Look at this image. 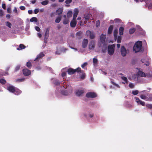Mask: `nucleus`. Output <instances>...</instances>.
<instances>
[{"label": "nucleus", "mask_w": 152, "mask_h": 152, "mask_svg": "<svg viewBox=\"0 0 152 152\" xmlns=\"http://www.w3.org/2000/svg\"><path fill=\"white\" fill-rule=\"evenodd\" d=\"M124 28L122 27H120L119 28V33L120 35H122L123 34Z\"/></svg>", "instance_id": "23"}, {"label": "nucleus", "mask_w": 152, "mask_h": 152, "mask_svg": "<svg viewBox=\"0 0 152 152\" xmlns=\"http://www.w3.org/2000/svg\"><path fill=\"white\" fill-rule=\"evenodd\" d=\"M20 66L19 65H18L16 66L15 69V71H17L19 70L20 69Z\"/></svg>", "instance_id": "46"}, {"label": "nucleus", "mask_w": 152, "mask_h": 152, "mask_svg": "<svg viewBox=\"0 0 152 152\" xmlns=\"http://www.w3.org/2000/svg\"><path fill=\"white\" fill-rule=\"evenodd\" d=\"M129 87L131 88H134V86L133 83H129Z\"/></svg>", "instance_id": "45"}, {"label": "nucleus", "mask_w": 152, "mask_h": 152, "mask_svg": "<svg viewBox=\"0 0 152 152\" xmlns=\"http://www.w3.org/2000/svg\"><path fill=\"white\" fill-rule=\"evenodd\" d=\"M6 25L9 28H11L12 24L10 22L7 21L6 23Z\"/></svg>", "instance_id": "40"}, {"label": "nucleus", "mask_w": 152, "mask_h": 152, "mask_svg": "<svg viewBox=\"0 0 152 152\" xmlns=\"http://www.w3.org/2000/svg\"><path fill=\"white\" fill-rule=\"evenodd\" d=\"M118 33V30L117 29H115L113 32L115 40H116L117 37V34Z\"/></svg>", "instance_id": "19"}, {"label": "nucleus", "mask_w": 152, "mask_h": 152, "mask_svg": "<svg viewBox=\"0 0 152 152\" xmlns=\"http://www.w3.org/2000/svg\"><path fill=\"white\" fill-rule=\"evenodd\" d=\"M21 92V91L19 89L16 88L13 92V94L16 95H19Z\"/></svg>", "instance_id": "15"}, {"label": "nucleus", "mask_w": 152, "mask_h": 152, "mask_svg": "<svg viewBox=\"0 0 152 152\" xmlns=\"http://www.w3.org/2000/svg\"><path fill=\"white\" fill-rule=\"evenodd\" d=\"M136 29L134 28H131L129 30V33L130 34H133L135 31Z\"/></svg>", "instance_id": "25"}, {"label": "nucleus", "mask_w": 152, "mask_h": 152, "mask_svg": "<svg viewBox=\"0 0 152 152\" xmlns=\"http://www.w3.org/2000/svg\"><path fill=\"white\" fill-rule=\"evenodd\" d=\"M82 32L81 31H79L77 32L76 34L77 38L78 39H81L82 38Z\"/></svg>", "instance_id": "14"}, {"label": "nucleus", "mask_w": 152, "mask_h": 152, "mask_svg": "<svg viewBox=\"0 0 152 152\" xmlns=\"http://www.w3.org/2000/svg\"><path fill=\"white\" fill-rule=\"evenodd\" d=\"M20 8L21 10H24L26 9L25 7L24 6H20Z\"/></svg>", "instance_id": "51"}, {"label": "nucleus", "mask_w": 152, "mask_h": 152, "mask_svg": "<svg viewBox=\"0 0 152 152\" xmlns=\"http://www.w3.org/2000/svg\"><path fill=\"white\" fill-rule=\"evenodd\" d=\"M106 39V35H104L103 34H102L100 37V42H99L98 44V46L99 47H102V44L103 45L106 46V48H107L106 45L105 44V39Z\"/></svg>", "instance_id": "3"}, {"label": "nucleus", "mask_w": 152, "mask_h": 152, "mask_svg": "<svg viewBox=\"0 0 152 152\" xmlns=\"http://www.w3.org/2000/svg\"><path fill=\"white\" fill-rule=\"evenodd\" d=\"M2 7L4 9V10L6 9V5L5 4H2Z\"/></svg>", "instance_id": "58"}, {"label": "nucleus", "mask_w": 152, "mask_h": 152, "mask_svg": "<svg viewBox=\"0 0 152 152\" xmlns=\"http://www.w3.org/2000/svg\"><path fill=\"white\" fill-rule=\"evenodd\" d=\"M25 80V78L24 77L18 79L16 80V81L19 82H22L24 81Z\"/></svg>", "instance_id": "35"}, {"label": "nucleus", "mask_w": 152, "mask_h": 152, "mask_svg": "<svg viewBox=\"0 0 152 152\" xmlns=\"http://www.w3.org/2000/svg\"><path fill=\"white\" fill-rule=\"evenodd\" d=\"M89 115L90 118H92L94 116V115L93 114H90Z\"/></svg>", "instance_id": "63"}, {"label": "nucleus", "mask_w": 152, "mask_h": 152, "mask_svg": "<svg viewBox=\"0 0 152 152\" xmlns=\"http://www.w3.org/2000/svg\"><path fill=\"white\" fill-rule=\"evenodd\" d=\"M39 12V10L38 9H35V10H34V12L35 14H37V13H38Z\"/></svg>", "instance_id": "56"}, {"label": "nucleus", "mask_w": 152, "mask_h": 152, "mask_svg": "<svg viewBox=\"0 0 152 152\" xmlns=\"http://www.w3.org/2000/svg\"><path fill=\"white\" fill-rule=\"evenodd\" d=\"M44 56L45 54L41 52L37 55V57L35 58L34 60H37V59L41 58Z\"/></svg>", "instance_id": "18"}, {"label": "nucleus", "mask_w": 152, "mask_h": 152, "mask_svg": "<svg viewBox=\"0 0 152 152\" xmlns=\"http://www.w3.org/2000/svg\"><path fill=\"white\" fill-rule=\"evenodd\" d=\"M72 1V0H66L65 2L66 4H69Z\"/></svg>", "instance_id": "49"}, {"label": "nucleus", "mask_w": 152, "mask_h": 152, "mask_svg": "<svg viewBox=\"0 0 152 152\" xmlns=\"http://www.w3.org/2000/svg\"><path fill=\"white\" fill-rule=\"evenodd\" d=\"M69 23V20L66 18H65L63 21V23L64 24H67Z\"/></svg>", "instance_id": "37"}, {"label": "nucleus", "mask_w": 152, "mask_h": 152, "mask_svg": "<svg viewBox=\"0 0 152 152\" xmlns=\"http://www.w3.org/2000/svg\"><path fill=\"white\" fill-rule=\"evenodd\" d=\"M77 24V22L76 20H72L70 23V26L72 28H74L75 27Z\"/></svg>", "instance_id": "13"}, {"label": "nucleus", "mask_w": 152, "mask_h": 152, "mask_svg": "<svg viewBox=\"0 0 152 152\" xmlns=\"http://www.w3.org/2000/svg\"><path fill=\"white\" fill-rule=\"evenodd\" d=\"M62 94L66 96H67L68 95L67 92L66 90L62 91Z\"/></svg>", "instance_id": "41"}, {"label": "nucleus", "mask_w": 152, "mask_h": 152, "mask_svg": "<svg viewBox=\"0 0 152 152\" xmlns=\"http://www.w3.org/2000/svg\"><path fill=\"white\" fill-rule=\"evenodd\" d=\"M140 97L142 99H145L147 101L148 100V98L147 96H145L144 95H141L140 96Z\"/></svg>", "instance_id": "27"}, {"label": "nucleus", "mask_w": 152, "mask_h": 152, "mask_svg": "<svg viewBox=\"0 0 152 152\" xmlns=\"http://www.w3.org/2000/svg\"><path fill=\"white\" fill-rule=\"evenodd\" d=\"M26 66L28 68L30 69L31 68V67L32 65L31 63L29 61L27 62Z\"/></svg>", "instance_id": "28"}, {"label": "nucleus", "mask_w": 152, "mask_h": 152, "mask_svg": "<svg viewBox=\"0 0 152 152\" xmlns=\"http://www.w3.org/2000/svg\"><path fill=\"white\" fill-rule=\"evenodd\" d=\"M50 27H48L45 29V41H47L49 36V32L50 30Z\"/></svg>", "instance_id": "7"}, {"label": "nucleus", "mask_w": 152, "mask_h": 152, "mask_svg": "<svg viewBox=\"0 0 152 152\" xmlns=\"http://www.w3.org/2000/svg\"><path fill=\"white\" fill-rule=\"evenodd\" d=\"M121 42V37L120 36H118L117 39V42L120 43Z\"/></svg>", "instance_id": "47"}, {"label": "nucleus", "mask_w": 152, "mask_h": 152, "mask_svg": "<svg viewBox=\"0 0 152 152\" xmlns=\"http://www.w3.org/2000/svg\"><path fill=\"white\" fill-rule=\"evenodd\" d=\"M113 28V25H110L108 28V33L109 34H111L112 32Z\"/></svg>", "instance_id": "16"}, {"label": "nucleus", "mask_w": 152, "mask_h": 152, "mask_svg": "<svg viewBox=\"0 0 152 152\" xmlns=\"http://www.w3.org/2000/svg\"><path fill=\"white\" fill-rule=\"evenodd\" d=\"M15 88V87L12 86H10L7 87V89L10 92L13 93Z\"/></svg>", "instance_id": "11"}, {"label": "nucleus", "mask_w": 152, "mask_h": 152, "mask_svg": "<svg viewBox=\"0 0 152 152\" xmlns=\"http://www.w3.org/2000/svg\"><path fill=\"white\" fill-rule=\"evenodd\" d=\"M26 48V46L23 44H20L19 45V48H17L18 50H21L22 49H24Z\"/></svg>", "instance_id": "22"}, {"label": "nucleus", "mask_w": 152, "mask_h": 152, "mask_svg": "<svg viewBox=\"0 0 152 152\" xmlns=\"http://www.w3.org/2000/svg\"><path fill=\"white\" fill-rule=\"evenodd\" d=\"M6 82V80L3 79H0V83L2 84H4Z\"/></svg>", "instance_id": "34"}, {"label": "nucleus", "mask_w": 152, "mask_h": 152, "mask_svg": "<svg viewBox=\"0 0 152 152\" xmlns=\"http://www.w3.org/2000/svg\"><path fill=\"white\" fill-rule=\"evenodd\" d=\"M95 46V43L94 41L92 40L89 43V48L90 49H92L94 48Z\"/></svg>", "instance_id": "9"}, {"label": "nucleus", "mask_w": 152, "mask_h": 152, "mask_svg": "<svg viewBox=\"0 0 152 152\" xmlns=\"http://www.w3.org/2000/svg\"><path fill=\"white\" fill-rule=\"evenodd\" d=\"M82 72L81 73H83V74L80 77V79H82V80H83V79H84L85 77V76H86V75H85V73H83V71H82Z\"/></svg>", "instance_id": "36"}, {"label": "nucleus", "mask_w": 152, "mask_h": 152, "mask_svg": "<svg viewBox=\"0 0 152 152\" xmlns=\"http://www.w3.org/2000/svg\"><path fill=\"white\" fill-rule=\"evenodd\" d=\"M63 12V9L61 8H59L56 11V14L57 15H60L62 14Z\"/></svg>", "instance_id": "21"}, {"label": "nucleus", "mask_w": 152, "mask_h": 152, "mask_svg": "<svg viewBox=\"0 0 152 152\" xmlns=\"http://www.w3.org/2000/svg\"><path fill=\"white\" fill-rule=\"evenodd\" d=\"M121 78L122 80H124L125 82V83H128V80L126 77L122 76L121 77Z\"/></svg>", "instance_id": "32"}, {"label": "nucleus", "mask_w": 152, "mask_h": 152, "mask_svg": "<svg viewBox=\"0 0 152 152\" xmlns=\"http://www.w3.org/2000/svg\"><path fill=\"white\" fill-rule=\"evenodd\" d=\"M72 12L71 11H69L67 13V16L68 18H70L72 16Z\"/></svg>", "instance_id": "29"}, {"label": "nucleus", "mask_w": 152, "mask_h": 152, "mask_svg": "<svg viewBox=\"0 0 152 152\" xmlns=\"http://www.w3.org/2000/svg\"><path fill=\"white\" fill-rule=\"evenodd\" d=\"M100 25V22L99 21V20L98 21H97L96 22V27H98Z\"/></svg>", "instance_id": "52"}, {"label": "nucleus", "mask_w": 152, "mask_h": 152, "mask_svg": "<svg viewBox=\"0 0 152 152\" xmlns=\"http://www.w3.org/2000/svg\"><path fill=\"white\" fill-rule=\"evenodd\" d=\"M74 14L73 15V20H76V18L77 15L78 10V9H75L74 10Z\"/></svg>", "instance_id": "12"}, {"label": "nucleus", "mask_w": 152, "mask_h": 152, "mask_svg": "<svg viewBox=\"0 0 152 152\" xmlns=\"http://www.w3.org/2000/svg\"><path fill=\"white\" fill-rule=\"evenodd\" d=\"M35 29L37 31H40V29L39 27L37 26L35 27Z\"/></svg>", "instance_id": "55"}, {"label": "nucleus", "mask_w": 152, "mask_h": 152, "mask_svg": "<svg viewBox=\"0 0 152 152\" xmlns=\"http://www.w3.org/2000/svg\"><path fill=\"white\" fill-rule=\"evenodd\" d=\"M66 75V73L65 72H63L62 73L61 75L62 77H64Z\"/></svg>", "instance_id": "59"}, {"label": "nucleus", "mask_w": 152, "mask_h": 152, "mask_svg": "<svg viewBox=\"0 0 152 152\" xmlns=\"http://www.w3.org/2000/svg\"><path fill=\"white\" fill-rule=\"evenodd\" d=\"M87 63H84L83 64L81 65V67L82 68H84L87 64Z\"/></svg>", "instance_id": "54"}, {"label": "nucleus", "mask_w": 152, "mask_h": 152, "mask_svg": "<svg viewBox=\"0 0 152 152\" xmlns=\"http://www.w3.org/2000/svg\"><path fill=\"white\" fill-rule=\"evenodd\" d=\"M61 19V18L60 16H58L55 20V22L58 23L60 22Z\"/></svg>", "instance_id": "31"}, {"label": "nucleus", "mask_w": 152, "mask_h": 152, "mask_svg": "<svg viewBox=\"0 0 152 152\" xmlns=\"http://www.w3.org/2000/svg\"><path fill=\"white\" fill-rule=\"evenodd\" d=\"M81 69L80 67H78L76 69H73L72 68H70L68 69L67 70V72L69 75H72L75 72L80 73L82 72Z\"/></svg>", "instance_id": "2"}, {"label": "nucleus", "mask_w": 152, "mask_h": 152, "mask_svg": "<svg viewBox=\"0 0 152 152\" xmlns=\"http://www.w3.org/2000/svg\"><path fill=\"white\" fill-rule=\"evenodd\" d=\"M13 11L15 12L16 13L18 14V11L16 7H15L14 10Z\"/></svg>", "instance_id": "60"}, {"label": "nucleus", "mask_w": 152, "mask_h": 152, "mask_svg": "<svg viewBox=\"0 0 152 152\" xmlns=\"http://www.w3.org/2000/svg\"><path fill=\"white\" fill-rule=\"evenodd\" d=\"M49 3V1L47 0H45L42 1L41 3V4L45 6L48 4Z\"/></svg>", "instance_id": "26"}, {"label": "nucleus", "mask_w": 152, "mask_h": 152, "mask_svg": "<svg viewBox=\"0 0 152 152\" xmlns=\"http://www.w3.org/2000/svg\"><path fill=\"white\" fill-rule=\"evenodd\" d=\"M139 104L143 106H144L145 105V103L144 102L140 100L139 102Z\"/></svg>", "instance_id": "44"}, {"label": "nucleus", "mask_w": 152, "mask_h": 152, "mask_svg": "<svg viewBox=\"0 0 152 152\" xmlns=\"http://www.w3.org/2000/svg\"><path fill=\"white\" fill-rule=\"evenodd\" d=\"M142 46V42L141 41H138L134 45L133 47V50L136 53L140 51Z\"/></svg>", "instance_id": "1"}, {"label": "nucleus", "mask_w": 152, "mask_h": 152, "mask_svg": "<svg viewBox=\"0 0 152 152\" xmlns=\"http://www.w3.org/2000/svg\"><path fill=\"white\" fill-rule=\"evenodd\" d=\"M89 37L91 39H94L95 37L94 34L93 32H91L89 36Z\"/></svg>", "instance_id": "38"}, {"label": "nucleus", "mask_w": 152, "mask_h": 152, "mask_svg": "<svg viewBox=\"0 0 152 152\" xmlns=\"http://www.w3.org/2000/svg\"><path fill=\"white\" fill-rule=\"evenodd\" d=\"M115 46L114 45H109L108 47V53L110 55H112L114 52Z\"/></svg>", "instance_id": "4"}, {"label": "nucleus", "mask_w": 152, "mask_h": 152, "mask_svg": "<svg viewBox=\"0 0 152 152\" xmlns=\"http://www.w3.org/2000/svg\"><path fill=\"white\" fill-rule=\"evenodd\" d=\"M91 32L90 31L88 30L86 32V35L87 36H89Z\"/></svg>", "instance_id": "42"}, {"label": "nucleus", "mask_w": 152, "mask_h": 152, "mask_svg": "<svg viewBox=\"0 0 152 152\" xmlns=\"http://www.w3.org/2000/svg\"><path fill=\"white\" fill-rule=\"evenodd\" d=\"M30 21L31 22H37L38 21L37 19V18L35 17H33L30 19Z\"/></svg>", "instance_id": "24"}, {"label": "nucleus", "mask_w": 152, "mask_h": 152, "mask_svg": "<svg viewBox=\"0 0 152 152\" xmlns=\"http://www.w3.org/2000/svg\"><path fill=\"white\" fill-rule=\"evenodd\" d=\"M84 93L83 90H78L76 92V94L78 96H80L82 94Z\"/></svg>", "instance_id": "17"}, {"label": "nucleus", "mask_w": 152, "mask_h": 152, "mask_svg": "<svg viewBox=\"0 0 152 152\" xmlns=\"http://www.w3.org/2000/svg\"><path fill=\"white\" fill-rule=\"evenodd\" d=\"M91 17V15H84V18H85L86 20H88L90 19Z\"/></svg>", "instance_id": "30"}, {"label": "nucleus", "mask_w": 152, "mask_h": 152, "mask_svg": "<svg viewBox=\"0 0 152 152\" xmlns=\"http://www.w3.org/2000/svg\"><path fill=\"white\" fill-rule=\"evenodd\" d=\"M146 106L148 108L150 109H152V104H147Z\"/></svg>", "instance_id": "43"}, {"label": "nucleus", "mask_w": 152, "mask_h": 152, "mask_svg": "<svg viewBox=\"0 0 152 152\" xmlns=\"http://www.w3.org/2000/svg\"><path fill=\"white\" fill-rule=\"evenodd\" d=\"M37 36L39 38H41L42 37V34L40 33H38Z\"/></svg>", "instance_id": "64"}, {"label": "nucleus", "mask_w": 152, "mask_h": 152, "mask_svg": "<svg viewBox=\"0 0 152 152\" xmlns=\"http://www.w3.org/2000/svg\"><path fill=\"white\" fill-rule=\"evenodd\" d=\"M32 12H33V11L32 10H29L28 11V13L30 14H32Z\"/></svg>", "instance_id": "62"}, {"label": "nucleus", "mask_w": 152, "mask_h": 152, "mask_svg": "<svg viewBox=\"0 0 152 152\" xmlns=\"http://www.w3.org/2000/svg\"><path fill=\"white\" fill-rule=\"evenodd\" d=\"M7 12H8V13H11V8L10 7L8 8L7 9Z\"/></svg>", "instance_id": "53"}, {"label": "nucleus", "mask_w": 152, "mask_h": 152, "mask_svg": "<svg viewBox=\"0 0 152 152\" xmlns=\"http://www.w3.org/2000/svg\"><path fill=\"white\" fill-rule=\"evenodd\" d=\"M23 75L25 76H28L31 74V72L30 70L27 69H24L23 70Z\"/></svg>", "instance_id": "8"}, {"label": "nucleus", "mask_w": 152, "mask_h": 152, "mask_svg": "<svg viewBox=\"0 0 152 152\" xmlns=\"http://www.w3.org/2000/svg\"><path fill=\"white\" fill-rule=\"evenodd\" d=\"M98 62V60L97 59L94 58L93 59V62L94 64H96Z\"/></svg>", "instance_id": "48"}, {"label": "nucleus", "mask_w": 152, "mask_h": 152, "mask_svg": "<svg viewBox=\"0 0 152 152\" xmlns=\"http://www.w3.org/2000/svg\"><path fill=\"white\" fill-rule=\"evenodd\" d=\"M138 75L141 77H145L146 76L145 73L142 71H139Z\"/></svg>", "instance_id": "20"}, {"label": "nucleus", "mask_w": 152, "mask_h": 152, "mask_svg": "<svg viewBox=\"0 0 152 152\" xmlns=\"http://www.w3.org/2000/svg\"><path fill=\"white\" fill-rule=\"evenodd\" d=\"M121 53L122 56L123 57L125 56H126L127 51L125 47L123 46H121Z\"/></svg>", "instance_id": "6"}, {"label": "nucleus", "mask_w": 152, "mask_h": 152, "mask_svg": "<svg viewBox=\"0 0 152 152\" xmlns=\"http://www.w3.org/2000/svg\"><path fill=\"white\" fill-rule=\"evenodd\" d=\"M86 96L87 98H94L96 97L97 95L94 92H89L86 94Z\"/></svg>", "instance_id": "5"}, {"label": "nucleus", "mask_w": 152, "mask_h": 152, "mask_svg": "<svg viewBox=\"0 0 152 152\" xmlns=\"http://www.w3.org/2000/svg\"><path fill=\"white\" fill-rule=\"evenodd\" d=\"M88 40L87 39H84L82 43V46L83 48H86L88 45Z\"/></svg>", "instance_id": "10"}, {"label": "nucleus", "mask_w": 152, "mask_h": 152, "mask_svg": "<svg viewBox=\"0 0 152 152\" xmlns=\"http://www.w3.org/2000/svg\"><path fill=\"white\" fill-rule=\"evenodd\" d=\"M3 13V12L2 10H0V16H3L4 15Z\"/></svg>", "instance_id": "57"}, {"label": "nucleus", "mask_w": 152, "mask_h": 152, "mask_svg": "<svg viewBox=\"0 0 152 152\" xmlns=\"http://www.w3.org/2000/svg\"><path fill=\"white\" fill-rule=\"evenodd\" d=\"M111 83L114 86H115L118 88H120L119 86L117 84H116L115 83H114L113 81V80L112 79H111Z\"/></svg>", "instance_id": "33"}, {"label": "nucleus", "mask_w": 152, "mask_h": 152, "mask_svg": "<svg viewBox=\"0 0 152 152\" xmlns=\"http://www.w3.org/2000/svg\"><path fill=\"white\" fill-rule=\"evenodd\" d=\"M136 101L138 103V104H139V102L140 101V100L139 99V98L138 97H136Z\"/></svg>", "instance_id": "50"}, {"label": "nucleus", "mask_w": 152, "mask_h": 152, "mask_svg": "<svg viewBox=\"0 0 152 152\" xmlns=\"http://www.w3.org/2000/svg\"><path fill=\"white\" fill-rule=\"evenodd\" d=\"M56 6H57V4H52L51 5V7H56Z\"/></svg>", "instance_id": "61"}, {"label": "nucleus", "mask_w": 152, "mask_h": 152, "mask_svg": "<svg viewBox=\"0 0 152 152\" xmlns=\"http://www.w3.org/2000/svg\"><path fill=\"white\" fill-rule=\"evenodd\" d=\"M139 93V91L137 90H135V91H132V94H133L134 95H135Z\"/></svg>", "instance_id": "39"}]
</instances>
